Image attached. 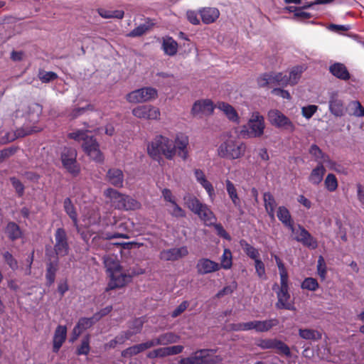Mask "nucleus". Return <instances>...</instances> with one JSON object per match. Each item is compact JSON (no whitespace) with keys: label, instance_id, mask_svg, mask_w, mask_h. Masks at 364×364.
Segmentation results:
<instances>
[{"label":"nucleus","instance_id":"864d4df0","mask_svg":"<svg viewBox=\"0 0 364 364\" xmlns=\"http://www.w3.org/2000/svg\"><path fill=\"white\" fill-rule=\"evenodd\" d=\"M126 341V338L122 332H120L117 336H115L114 339L106 343L105 347L109 348H114L117 345L124 344Z\"/></svg>","mask_w":364,"mask_h":364},{"label":"nucleus","instance_id":"c9c22d12","mask_svg":"<svg viewBox=\"0 0 364 364\" xmlns=\"http://www.w3.org/2000/svg\"><path fill=\"white\" fill-rule=\"evenodd\" d=\"M304 71L303 66H296L293 68L288 76L289 85H294L298 83L299 80L301 77V74Z\"/></svg>","mask_w":364,"mask_h":364},{"label":"nucleus","instance_id":"0e129e2a","mask_svg":"<svg viewBox=\"0 0 364 364\" xmlns=\"http://www.w3.org/2000/svg\"><path fill=\"white\" fill-rule=\"evenodd\" d=\"M90 352L89 338H85L82 341L81 345L77 348L78 355H87Z\"/></svg>","mask_w":364,"mask_h":364},{"label":"nucleus","instance_id":"09e8293b","mask_svg":"<svg viewBox=\"0 0 364 364\" xmlns=\"http://www.w3.org/2000/svg\"><path fill=\"white\" fill-rule=\"evenodd\" d=\"M151 24L149 23L141 24L138 27L132 30L131 33L129 34V36L132 37L141 36L143 34L146 33L149 29H151Z\"/></svg>","mask_w":364,"mask_h":364},{"label":"nucleus","instance_id":"f3484780","mask_svg":"<svg viewBox=\"0 0 364 364\" xmlns=\"http://www.w3.org/2000/svg\"><path fill=\"white\" fill-rule=\"evenodd\" d=\"M145 321L142 318H134L128 323V329L122 331L127 341L130 340L132 336L141 332Z\"/></svg>","mask_w":364,"mask_h":364},{"label":"nucleus","instance_id":"3c124183","mask_svg":"<svg viewBox=\"0 0 364 364\" xmlns=\"http://www.w3.org/2000/svg\"><path fill=\"white\" fill-rule=\"evenodd\" d=\"M325 186L329 191H334L338 187V181L334 174L327 175L325 181Z\"/></svg>","mask_w":364,"mask_h":364},{"label":"nucleus","instance_id":"4d7b16f0","mask_svg":"<svg viewBox=\"0 0 364 364\" xmlns=\"http://www.w3.org/2000/svg\"><path fill=\"white\" fill-rule=\"evenodd\" d=\"M275 260L279 271L281 281H288V274L284 263L277 256H275Z\"/></svg>","mask_w":364,"mask_h":364},{"label":"nucleus","instance_id":"2eb2a0df","mask_svg":"<svg viewBox=\"0 0 364 364\" xmlns=\"http://www.w3.org/2000/svg\"><path fill=\"white\" fill-rule=\"evenodd\" d=\"M288 281H281V287L277 292L278 301L276 304L277 309H285L291 310L292 305L289 302L290 295L288 292Z\"/></svg>","mask_w":364,"mask_h":364},{"label":"nucleus","instance_id":"473e14b6","mask_svg":"<svg viewBox=\"0 0 364 364\" xmlns=\"http://www.w3.org/2000/svg\"><path fill=\"white\" fill-rule=\"evenodd\" d=\"M309 153L314 157L315 161L318 162V165H323V164L329 161L328 156L326 155L316 144L311 145L309 149Z\"/></svg>","mask_w":364,"mask_h":364},{"label":"nucleus","instance_id":"37998d69","mask_svg":"<svg viewBox=\"0 0 364 364\" xmlns=\"http://www.w3.org/2000/svg\"><path fill=\"white\" fill-rule=\"evenodd\" d=\"M113 238H128L126 234L123 233H109L106 232H101L97 236L93 237L92 241L96 242L99 239L111 240Z\"/></svg>","mask_w":364,"mask_h":364},{"label":"nucleus","instance_id":"9d476101","mask_svg":"<svg viewBox=\"0 0 364 364\" xmlns=\"http://www.w3.org/2000/svg\"><path fill=\"white\" fill-rule=\"evenodd\" d=\"M132 112L134 117L143 119L156 120L160 117L159 109L151 105L137 106Z\"/></svg>","mask_w":364,"mask_h":364},{"label":"nucleus","instance_id":"2f4dec72","mask_svg":"<svg viewBox=\"0 0 364 364\" xmlns=\"http://www.w3.org/2000/svg\"><path fill=\"white\" fill-rule=\"evenodd\" d=\"M162 48L166 55L172 56L178 51V43L171 37L164 38L163 40Z\"/></svg>","mask_w":364,"mask_h":364},{"label":"nucleus","instance_id":"aec40b11","mask_svg":"<svg viewBox=\"0 0 364 364\" xmlns=\"http://www.w3.org/2000/svg\"><path fill=\"white\" fill-rule=\"evenodd\" d=\"M198 13L201 20L205 24L214 23L220 16V11L214 7H203L199 9Z\"/></svg>","mask_w":364,"mask_h":364},{"label":"nucleus","instance_id":"6e6d98bb","mask_svg":"<svg viewBox=\"0 0 364 364\" xmlns=\"http://www.w3.org/2000/svg\"><path fill=\"white\" fill-rule=\"evenodd\" d=\"M94 319L95 320L94 316L92 318H80L77 324L76 325V329L78 330V328H80L82 331H83L84 330L90 328V326H92L93 325Z\"/></svg>","mask_w":364,"mask_h":364},{"label":"nucleus","instance_id":"39448f33","mask_svg":"<svg viewBox=\"0 0 364 364\" xmlns=\"http://www.w3.org/2000/svg\"><path fill=\"white\" fill-rule=\"evenodd\" d=\"M215 353V350H198L189 357L181 359L178 364H217L222 362L223 358L214 355Z\"/></svg>","mask_w":364,"mask_h":364},{"label":"nucleus","instance_id":"603ef678","mask_svg":"<svg viewBox=\"0 0 364 364\" xmlns=\"http://www.w3.org/2000/svg\"><path fill=\"white\" fill-rule=\"evenodd\" d=\"M57 264L53 262H50L48 264L47 272H46V279L48 282L49 285L52 284L55 281V272L57 270L56 268Z\"/></svg>","mask_w":364,"mask_h":364},{"label":"nucleus","instance_id":"ddd939ff","mask_svg":"<svg viewBox=\"0 0 364 364\" xmlns=\"http://www.w3.org/2000/svg\"><path fill=\"white\" fill-rule=\"evenodd\" d=\"M294 230L295 232H291L295 235L294 237L295 240L311 249L317 247L316 240L304 227L298 225L297 228H294Z\"/></svg>","mask_w":364,"mask_h":364},{"label":"nucleus","instance_id":"f8f14e48","mask_svg":"<svg viewBox=\"0 0 364 364\" xmlns=\"http://www.w3.org/2000/svg\"><path fill=\"white\" fill-rule=\"evenodd\" d=\"M54 251L58 256L63 257L68 254V236L63 228H58L55 233Z\"/></svg>","mask_w":364,"mask_h":364},{"label":"nucleus","instance_id":"a19ab883","mask_svg":"<svg viewBox=\"0 0 364 364\" xmlns=\"http://www.w3.org/2000/svg\"><path fill=\"white\" fill-rule=\"evenodd\" d=\"M240 245L245 252L252 259L256 260L259 259V252L254 247L246 242L245 240L240 241Z\"/></svg>","mask_w":364,"mask_h":364},{"label":"nucleus","instance_id":"4c0bfd02","mask_svg":"<svg viewBox=\"0 0 364 364\" xmlns=\"http://www.w3.org/2000/svg\"><path fill=\"white\" fill-rule=\"evenodd\" d=\"M6 233L11 240H15L21 236V231L15 223H9L6 228Z\"/></svg>","mask_w":364,"mask_h":364},{"label":"nucleus","instance_id":"a878e982","mask_svg":"<svg viewBox=\"0 0 364 364\" xmlns=\"http://www.w3.org/2000/svg\"><path fill=\"white\" fill-rule=\"evenodd\" d=\"M255 331L258 333L267 332L279 324L277 318L264 321H254Z\"/></svg>","mask_w":364,"mask_h":364},{"label":"nucleus","instance_id":"bb28decb","mask_svg":"<svg viewBox=\"0 0 364 364\" xmlns=\"http://www.w3.org/2000/svg\"><path fill=\"white\" fill-rule=\"evenodd\" d=\"M330 111L336 117H341L345 113V107L342 100L333 95L329 101Z\"/></svg>","mask_w":364,"mask_h":364},{"label":"nucleus","instance_id":"8fccbe9b","mask_svg":"<svg viewBox=\"0 0 364 364\" xmlns=\"http://www.w3.org/2000/svg\"><path fill=\"white\" fill-rule=\"evenodd\" d=\"M273 349H276L278 353L287 356L291 355V351L288 346L279 340L275 339Z\"/></svg>","mask_w":364,"mask_h":364},{"label":"nucleus","instance_id":"5701e85b","mask_svg":"<svg viewBox=\"0 0 364 364\" xmlns=\"http://www.w3.org/2000/svg\"><path fill=\"white\" fill-rule=\"evenodd\" d=\"M67 336V328L65 326H58L53 336V351L58 352Z\"/></svg>","mask_w":364,"mask_h":364},{"label":"nucleus","instance_id":"7ed1b4c3","mask_svg":"<svg viewBox=\"0 0 364 364\" xmlns=\"http://www.w3.org/2000/svg\"><path fill=\"white\" fill-rule=\"evenodd\" d=\"M183 200L187 208L197 215L206 225L215 224L216 218L207 205L202 203L196 196L190 194L185 196Z\"/></svg>","mask_w":364,"mask_h":364},{"label":"nucleus","instance_id":"dca6fc26","mask_svg":"<svg viewBox=\"0 0 364 364\" xmlns=\"http://www.w3.org/2000/svg\"><path fill=\"white\" fill-rule=\"evenodd\" d=\"M196 267L198 274L203 275L218 271L220 269V265L208 258H201L198 260Z\"/></svg>","mask_w":364,"mask_h":364},{"label":"nucleus","instance_id":"4468645a","mask_svg":"<svg viewBox=\"0 0 364 364\" xmlns=\"http://www.w3.org/2000/svg\"><path fill=\"white\" fill-rule=\"evenodd\" d=\"M214 110L213 102L210 100H200L194 102L191 114L194 117H202L212 114Z\"/></svg>","mask_w":364,"mask_h":364},{"label":"nucleus","instance_id":"49530a36","mask_svg":"<svg viewBox=\"0 0 364 364\" xmlns=\"http://www.w3.org/2000/svg\"><path fill=\"white\" fill-rule=\"evenodd\" d=\"M254 321L246 323H232L230 325V328L235 331H245L250 330H255Z\"/></svg>","mask_w":364,"mask_h":364},{"label":"nucleus","instance_id":"bf43d9fd","mask_svg":"<svg viewBox=\"0 0 364 364\" xmlns=\"http://www.w3.org/2000/svg\"><path fill=\"white\" fill-rule=\"evenodd\" d=\"M88 110H94V106L91 104H89L85 107L75 108L71 112L70 115L73 118H76L77 117L84 114L86 111Z\"/></svg>","mask_w":364,"mask_h":364},{"label":"nucleus","instance_id":"393cba45","mask_svg":"<svg viewBox=\"0 0 364 364\" xmlns=\"http://www.w3.org/2000/svg\"><path fill=\"white\" fill-rule=\"evenodd\" d=\"M331 73L335 77L346 80L350 78V74L346 67L340 63H336L329 68Z\"/></svg>","mask_w":364,"mask_h":364},{"label":"nucleus","instance_id":"e433bc0d","mask_svg":"<svg viewBox=\"0 0 364 364\" xmlns=\"http://www.w3.org/2000/svg\"><path fill=\"white\" fill-rule=\"evenodd\" d=\"M225 184H226L227 192H228L232 203L236 207H239L240 205V200L238 197L236 188L235 187L234 184L230 180H226Z\"/></svg>","mask_w":364,"mask_h":364},{"label":"nucleus","instance_id":"c03bdc74","mask_svg":"<svg viewBox=\"0 0 364 364\" xmlns=\"http://www.w3.org/2000/svg\"><path fill=\"white\" fill-rule=\"evenodd\" d=\"M220 268L228 269L232 267V253L230 250L225 249L221 257Z\"/></svg>","mask_w":364,"mask_h":364},{"label":"nucleus","instance_id":"f704fd0d","mask_svg":"<svg viewBox=\"0 0 364 364\" xmlns=\"http://www.w3.org/2000/svg\"><path fill=\"white\" fill-rule=\"evenodd\" d=\"M219 109L223 111L224 114L228 117L229 119L236 122L238 119V116L235 109L229 104L225 102H219L218 105Z\"/></svg>","mask_w":364,"mask_h":364},{"label":"nucleus","instance_id":"c85d7f7f","mask_svg":"<svg viewBox=\"0 0 364 364\" xmlns=\"http://www.w3.org/2000/svg\"><path fill=\"white\" fill-rule=\"evenodd\" d=\"M263 200L265 210L267 212L269 216L272 219H274V210L277 205L274 198L270 193L266 192L263 195Z\"/></svg>","mask_w":364,"mask_h":364},{"label":"nucleus","instance_id":"680f3d73","mask_svg":"<svg viewBox=\"0 0 364 364\" xmlns=\"http://www.w3.org/2000/svg\"><path fill=\"white\" fill-rule=\"evenodd\" d=\"M270 74L265 73L259 75L257 79V85L259 87H266L269 86Z\"/></svg>","mask_w":364,"mask_h":364},{"label":"nucleus","instance_id":"774afa93","mask_svg":"<svg viewBox=\"0 0 364 364\" xmlns=\"http://www.w3.org/2000/svg\"><path fill=\"white\" fill-rule=\"evenodd\" d=\"M316 110L317 106L316 105H309L307 107H304L302 108V114L306 118L309 119L313 116Z\"/></svg>","mask_w":364,"mask_h":364},{"label":"nucleus","instance_id":"a18cd8bd","mask_svg":"<svg viewBox=\"0 0 364 364\" xmlns=\"http://www.w3.org/2000/svg\"><path fill=\"white\" fill-rule=\"evenodd\" d=\"M38 77L43 83H48L58 78V75L54 72H47L43 70L38 71Z\"/></svg>","mask_w":364,"mask_h":364},{"label":"nucleus","instance_id":"7c9ffc66","mask_svg":"<svg viewBox=\"0 0 364 364\" xmlns=\"http://www.w3.org/2000/svg\"><path fill=\"white\" fill-rule=\"evenodd\" d=\"M325 173L326 168L323 165H318L310 173L309 181L314 185H318L322 181Z\"/></svg>","mask_w":364,"mask_h":364},{"label":"nucleus","instance_id":"5fc2aeb1","mask_svg":"<svg viewBox=\"0 0 364 364\" xmlns=\"http://www.w3.org/2000/svg\"><path fill=\"white\" fill-rule=\"evenodd\" d=\"M301 287L310 291H316L318 287V284L316 279L309 277L302 282Z\"/></svg>","mask_w":364,"mask_h":364},{"label":"nucleus","instance_id":"20e7f679","mask_svg":"<svg viewBox=\"0 0 364 364\" xmlns=\"http://www.w3.org/2000/svg\"><path fill=\"white\" fill-rule=\"evenodd\" d=\"M245 144L235 137L230 136L218 149V154L228 159H237L245 152Z\"/></svg>","mask_w":364,"mask_h":364},{"label":"nucleus","instance_id":"0eeeda50","mask_svg":"<svg viewBox=\"0 0 364 364\" xmlns=\"http://www.w3.org/2000/svg\"><path fill=\"white\" fill-rule=\"evenodd\" d=\"M158 97V91L151 87L135 90L126 96V100L133 104L143 103L154 100Z\"/></svg>","mask_w":364,"mask_h":364},{"label":"nucleus","instance_id":"79ce46f5","mask_svg":"<svg viewBox=\"0 0 364 364\" xmlns=\"http://www.w3.org/2000/svg\"><path fill=\"white\" fill-rule=\"evenodd\" d=\"M299 336L306 340H316L321 338V334L312 329H299Z\"/></svg>","mask_w":364,"mask_h":364},{"label":"nucleus","instance_id":"9b49d317","mask_svg":"<svg viewBox=\"0 0 364 364\" xmlns=\"http://www.w3.org/2000/svg\"><path fill=\"white\" fill-rule=\"evenodd\" d=\"M110 278L107 290L122 288L131 281V276L119 268L109 274Z\"/></svg>","mask_w":364,"mask_h":364},{"label":"nucleus","instance_id":"4be33fe9","mask_svg":"<svg viewBox=\"0 0 364 364\" xmlns=\"http://www.w3.org/2000/svg\"><path fill=\"white\" fill-rule=\"evenodd\" d=\"M151 344L147 341L144 343L134 345L122 350L121 355L124 358H131L151 348Z\"/></svg>","mask_w":364,"mask_h":364},{"label":"nucleus","instance_id":"b1692460","mask_svg":"<svg viewBox=\"0 0 364 364\" xmlns=\"http://www.w3.org/2000/svg\"><path fill=\"white\" fill-rule=\"evenodd\" d=\"M104 193L107 198L110 199L111 203L116 208L122 210L121 205H124V194L111 188H107Z\"/></svg>","mask_w":364,"mask_h":364},{"label":"nucleus","instance_id":"ea45409f","mask_svg":"<svg viewBox=\"0 0 364 364\" xmlns=\"http://www.w3.org/2000/svg\"><path fill=\"white\" fill-rule=\"evenodd\" d=\"M100 16L105 18H115L122 19L124 17V11L122 10L109 11L104 9H99L97 10Z\"/></svg>","mask_w":364,"mask_h":364},{"label":"nucleus","instance_id":"cd10ccee","mask_svg":"<svg viewBox=\"0 0 364 364\" xmlns=\"http://www.w3.org/2000/svg\"><path fill=\"white\" fill-rule=\"evenodd\" d=\"M277 218L285 226L288 227L291 232H295L293 221L287 208L284 206H280L277 210Z\"/></svg>","mask_w":364,"mask_h":364},{"label":"nucleus","instance_id":"de8ad7c7","mask_svg":"<svg viewBox=\"0 0 364 364\" xmlns=\"http://www.w3.org/2000/svg\"><path fill=\"white\" fill-rule=\"evenodd\" d=\"M168 211L172 216L176 218L186 217V212L176 202H173V203L169 205Z\"/></svg>","mask_w":364,"mask_h":364},{"label":"nucleus","instance_id":"a211bd4d","mask_svg":"<svg viewBox=\"0 0 364 364\" xmlns=\"http://www.w3.org/2000/svg\"><path fill=\"white\" fill-rule=\"evenodd\" d=\"M188 254L187 248L181 247L163 250L160 253V258L165 261H174L186 256Z\"/></svg>","mask_w":364,"mask_h":364},{"label":"nucleus","instance_id":"f257e3e1","mask_svg":"<svg viewBox=\"0 0 364 364\" xmlns=\"http://www.w3.org/2000/svg\"><path fill=\"white\" fill-rule=\"evenodd\" d=\"M188 138L183 134L177 135L172 140L163 135L156 136L148 144V154L155 160H159L164 156L168 160H172L176 154L186 160L188 156Z\"/></svg>","mask_w":364,"mask_h":364},{"label":"nucleus","instance_id":"6ab92c4d","mask_svg":"<svg viewBox=\"0 0 364 364\" xmlns=\"http://www.w3.org/2000/svg\"><path fill=\"white\" fill-rule=\"evenodd\" d=\"M180 339V337L175 334L173 332H167L165 333H162L159 335L157 338L149 340V343H152L151 345V348L154 347L156 346H166L171 343H177Z\"/></svg>","mask_w":364,"mask_h":364},{"label":"nucleus","instance_id":"58836bf2","mask_svg":"<svg viewBox=\"0 0 364 364\" xmlns=\"http://www.w3.org/2000/svg\"><path fill=\"white\" fill-rule=\"evenodd\" d=\"M124 205H121L122 207V210H138L141 208V203L129 196L124 195Z\"/></svg>","mask_w":364,"mask_h":364},{"label":"nucleus","instance_id":"423d86ee","mask_svg":"<svg viewBox=\"0 0 364 364\" xmlns=\"http://www.w3.org/2000/svg\"><path fill=\"white\" fill-rule=\"evenodd\" d=\"M264 117L258 112L252 113L247 124L242 127L241 135L244 138H256L261 136L264 129Z\"/></svg>","mask_w":364,"mask_h":364},{"label":"nucleus","instance_id":"69168bd1","mask_svg":"<svg viewBox=\"0 0 364 364\" xmlns=\"http://www.w3.org/2000/svg\"><path fill=\"white\" fill-rule=\"evenodd\" d=\"M16 151V149L9 147L0 151V163H2L6 159L14 155Z\"/></svg>","mask_w":364,"mask_h":364},{"label":"nucleus","instance_id":"f03ea898","mask_svg":"<svg viewBox=\"0 0 364 364\" xmlns=\"http://www.w3.org/2000/svg\"><path fill=\"white\" fill-rule=\"evenodd\" d=\"M88 130H77L68 134V137L75 141H82V148L84 151L95 161L102 162L104 156L100 150L97 141L90 136H88Z\"/></svg>","mask_w":364,"mask_h":364},{"label":"nucleus","instance_id":"338daca9","mask_svg":"<svg viewBox=\"0 0 364 364\" xmlns=\"http://www.w3.org/2000/svg\"><path fill=\"white\" fill-rule=\"evenodd\" d=\"M237 288V284L233 283L232 285L225 287L222 290H220L216 295L217 297L220 298L223 296L224 295H228L232 294Z\"/></svg>","mask_w":364,"mask_h":364},{"label":"nucleus","instance_id":"c756f323","mask_svg":"<svg viewBox=\"0 0 364 364\" xmlns=\"http://www.w3.org/2000/svg\"><path fill=\"white\" fill-rule=\"evenodd\" d=\"M103 262L109 274L122 267L119 264L117 256L114 255H105L103 257Z\"/></svg>","mask_w":364,"mask_h":364},{"label":"nucleus","instance_id":"13d9d810","mask_svg":"<svg viewBox=\"0 0 364 364\" xmlns=\"http://www.w3.org/2000/svg\"><path fill=\"white\" fill-rule=\"evenodd\" d=\"M3 257L11 269L15 270L18 268V262L11 253L5 252L3 253Z\"/></svg>","mask_w":364,"mask_h":364},{"label":"nucleus","instance_id":"1a4fd4ad","mask_svg":"<svg viewBox=\"0 0 364 364\" xmlns=\"http://www.w3.org/2000/svg\"><path fill=\"white\" fill-rule=\"evenodd\" d=\"M76 157L77 151L73 148H65L61 154V161L63 166L73 175H77L80 171Z\"/></svg>","mask_w":364,"mask_h":364},{"label":"nucleus","instance_id":"412c9836","mask_svg":"<svg viewBox=\"0 0 364 364\" xmlns=\"http://www.w3.org/2000/svg\"><path fill=\"white\" fill-rule=\"evenodd\" d=\"M106 178L112 186L121 188L123 186L124 174L119 168H110L106 174Z\"/></svg>","mask_w":364,"mask_h":364},{"label":"nucleus","instance_id":"6e6552de","mask_svg":"<svg viewBox=\"0 0 364 364\" xmlns=\"http://www.w3.org/2000/svg\"><path fill=\"white\" fill-rule=\"evenodd\" d=\"M268 119L274 126L284 129L289 132H294L295 126L290 119L277 109H272L268 112Z\"/></svg>","mask_w":364,"mask_h":364},{"label":"nucleus","instance_id":"052dcab7","mask_svg":"<svg viewBox=\"0 0 364 364\" xmlns=\"http://www.w3.org/2000/svg\"><path fill=\"white\" fill-rule=\"evenodd\" d=\"M349 106L353 110V114L356 117H363L362 113L364 112V108L358 101H353L350 103Z\"/></svg>","mask_w":364,"mask_h":364},{"label":"nucleus","instance_id":"72a5a7b5","mask_svg":"<svg viewBox=\"0 0 364 364\" xmlns=\"http://www.w3.org/2000/svg\"><path fill=\"white\" fill-rule=\"evenodd\" d=\"M64 210L66 213L69 215L70 219L73 222V225L75 227H77V213L75 210V208L71 200L69 198H67L64 200L63 202Z\"/></svg>","mask_w":364,"mask_h":364},{"label":"nucleus","instance_id":"e2e57ef3","mask_svg":"<svg viewBox=\"0 0 364 364\" xmlns=\"http://www.w3.org/2000/svg\"><path fill=\"white\" fill-rule=\"evenodd\" d=\"M187 20L193 25L197 26L200 23V19L198 18V14L196 11L188 10L186 11Z\"/></svg>","mask_w":364,"mask_h":364}]
</instances>
